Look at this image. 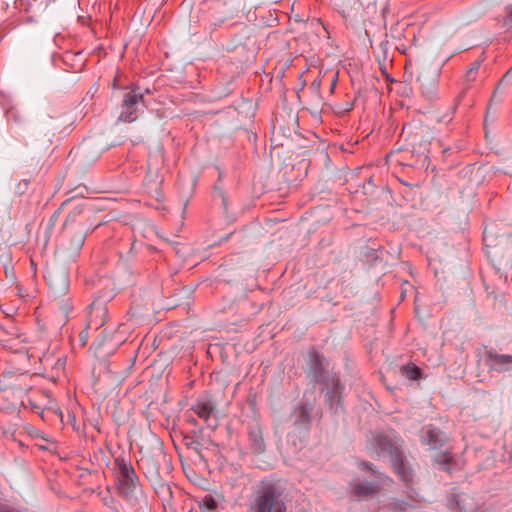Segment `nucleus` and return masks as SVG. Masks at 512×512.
<instances>
[{
  "instance_id": "f257e3e1",
  "label": "nucleus",
  "mask_w": 512,
  "mask_h": 512,
  "mask_svg": "<svg viewBox=\"0 0 512 512\" xmlns=\"http://www.w3.org/2000/svg\"><path fill=\"white\" fill-rule=\"evenodd\" d=\"M284 491L279 480H261L253 489L249 512H287Z\"/></svg>"
},
{
  "instance_id": "f03ea898",
  "label": "nucleus",
  "mask_w": 512,
  "mask_h": 512,
  "mask_svg": "<svg viewBox=\"0 0 512 512\" xmlns=\"http://www.w3.org/2000/svg\"><path fill=\"white\" fill-rule=\"evenodd\" d=\"M373 445L379 455L390 456L394 472L409 486L413 481V471L406 464L398 442L387 435L379 434L374 437Z\"/></svg>"
},
{
  "instance_id": "7ed1b4c3",
  "label": "nucleus",
  "mask_w": 512,
  "mask_h": 512,
  "mask_svg": "<svg viewBox=\"0 0 512 512\" xmlns=\"http://www.w3.org/2000/svg\"><path fill=\"white\" fill-rule=\"evenodd\" d=\"M143 101L144 96L138 87L126 89L123 94L118 120L125 123L134 122L138 118L139 108Z\"/></svg>"
},
{
  "instance_id": "20e7f679",
  "label": "nucleus",
  "mask_w": 512,
  "mask_h": 512,
  "mask_svg": "<svg viewBox=\"0 0 512 512\" xmlns=\"http://www.w3.org/2000/svg\"><path fill=\"white\" fill-rule=\"evenodd\" d=\"M115 465L118 469L120 490L125 494L133 493L139 486V478L130 461L124 457H118L115 459Z\"/></svg>"
},
{
  "instance_id": "39448f33",
  "label": "nucleus",
  "mask_w": 512,
  "mask_h": 512,
  "mask_svg": "<svg viewBox=\"0 0 512 512\" xmlns=\"http://www.w3.org/2000/svg\"><path fill=\"white\" fill-rule=\"evenodd\" d=\"M191 411L202 419L208 428L216 429L218 426V420L215 416L216 405L211 398L207 396L199 397L191 406Z\"/></svg>"
},
{
  "instance_id": "423d86ee",
  "label": "nucleus",
  "mask_w": 512,
  "mask_h": 512,
  "mask_svg": "<svg viewBox=\"0 0 512 512\" xmlns=\"http://www.w3.org/2000/svg\"><path fill=\"white\" fill-rule=\"evenodd\" d=\"M421 432L422 443L428 445L432 450H440L450 440L445 432L432 425L424 427Z\"/></svg>"
},
{
  "instance_id": "0eeeda50",
  "label": "nucleus",
  "mask_w": 512,
  "mask_h": 512,
  "mask_svg": "<svg viewBox=\"0 0 512 512\" xmlns=\"http://www.w3.org/2000/svg\"><path fill=\"white\" fill-rule=\"evenodd\" d=\"M107 316V307L101 302H93L89 306L87 329L97 331L105 324Z\"/></svg>"
},
{
  "instance_id": "6e6552de",
  "label": "nucleus",
  "mask_w": 512,
  "mask_h": 512,
  "mask_svg": "<svg viewBox=\"0 0 512 512\" xmlns=\"http://www.w3.org/2000/svg\"><path fill=\"white\" fill-rule=\"evenodd\" d=\"M311 411L312 407L307 404H300L294 408L292 417L294 418L293 425L296 429L306 432L310 429Z\"/></svg>"
},
{
  "instance_id": "1a4fd4ad",
  "label": "nucleus",
  "mask_w": 512,
  "mask_h": 512,
  "mask_svg": "<svg viewBox=\"0 0 512 512\" xmlns=\"http://www.w3.org/2000/svg\"><path fill=\"white\" fill-rule=\"evenodd\" d=\"M438 74L436 72L429 75V73L419 75L417 80L420 82V89L422 95L427 97L429 100H433L436 97Z\"/></svg>"
},
{
  "instance_id": "9d476101",
  "label": "nucleus",
  "mask_w": 512,
  "mask_h": 512,
  "mask_svg": "<svg viewBox=\"0 0 512 512\" xmlns=\"http://www.w3.org/2000/svg\"><path fill=\"white\" fill-rule=\"evenodd\" d=\"M379 490V486L372 482H351L350 492L358 500L368 498Z\"/></svg>"
},
{
  "instance_id": "9b49d317",
  "label": "nucleus",
  "mask_w": 512,
  "mask_h": 512,
  "mask_svg": "<svg viewBox=\"0 0 512 512\" xmlns=\"http://www.w3.org/2000/svg\"><path fill=\"white\" fill-rule=\"evenodd\" d=\"M250 449L254 454H261L265 451V442L262 430L258 425L250 426L248 430Z\"/></svg>"
},
{
  "instance_id": "f8f14e48",
  "label": "nucleus",
  "mask_w": 512,
  "mask_h": 512,
  "mask_svg": "<svg viewBox=\"0 0 512 512\" xmlns=\"http://www.w3.org/2000/svg\"><path fill=\"white\" fill-rule=\"evenodd\" d=\"M87 237V230L84 225L81 226L80 229L75 231L70 237V243L68 250L70 251L71 256H78L80 250L82 249L85 240Z\"/></svg>"
},
{
  "instance_id": "ddd939ff",
  "label": "nucleus",
  "mask_w": 512,
  "mask_h": 512,
  "mask_svg": "<svg viewBox=\"0 0 512 512\" xmlns=\"http://www.w3.org/2000/svg\"><path fill=\"white\" fill-rule=\"evenodd\" d=\"M434 462L439 465L443 471L451 473L452 465L455 463V458L451 450H446L445 452L438 454L434 458Z\"/></svg>"
},
{
  "instance_id": "4468645a",
  "label": "nucleus",
  "mask_w": 512,
  "mask_h": 512,
  "mask_svg": "<svg viewBox=\"0 0 512 512\" xmlns=\"http://www.w3.org/2000/svg\"><path fill=\"white\" fill-rule=\"evenodd\" d=\"M402 374L410 380H418L422 376V370L414 363H409L401 368Z\"/></svg>"
},
{
  "instance_id": "2eb2a0df",
  "label": "nucleus",
  "mask_w": 512,
  "mask_h": 512,
  "mask_svg": "<svg viewBox=\"0 0 512 512\" xmlns=\"http://www.w3.org/2000/svg\"><path fill=\"white\" fill-rule=\"evenodd\" d=\"M487 356L491 361L498 365H508L512 363L511 355L497 354L496 352L489 351Z\"/></svg>"
},
{
  "instance_id": "dca6fc26",
  "label": "nucleus",
  "mask_w": 512,
  "mask_h": 512,
  "mask_svg": "<svg viewBox=\"0 0 512 512\" xmlns=\"http://www.w3.org/2000/svg\"><path fill=\"white\" fill-rule=\"evenodd\" d=\"M312 371H313V375H314V378L316 381H318V379L322 376L323 374V368H322V364H321V360H320V356L318 354H315L314 355V359L312 361Z\"/></svg>"
},
{
  "instance_id": "f3484780",
  "label": "nucleus",
  "mask_w": 512,
  "mask_h": 512,
  "mask_svg": "<svg viewBox=\"0 0 512 512\" xmlns=\"http://www.w3.org/2000/svg\"><path fill=\"white\" fill-rule=\"evenodd\" d=\"M481 66V61L476 60L471 64V67L468 69L466 73V80L467 81H474L476 79L477 72Z\"/></svg>"
},
{
  "instance_id": "a211bd4d",
  "label": "nucleus",
  "mask_w": 512,
  "mask_h": 512,
  "mask_svg": "<svg viewBox=\"0 0 512 512\" xmlns=\"http://www.w3.org/2000/svg\"><path fill=\"white\" fill-rule=\"evenodd\" d=\"M408 503L404 501H394L389 503L388 508L394 512H403L407 509Z\"/></svg>"
},
{
  "instance_id": "6ab92c4d",
  "label": "nucleus",
  "mask_w": 512,
  "mask_h": 512,
  "mask_svg": "<svg viewBox=\"0 0 512 512\" xmlns=\"http://www.w3.org/2000/svg\"><path fill=\"white\" fill-rule=\"evenodd\" d=\"M6 117L8 121H13L14 123H21L22 117L20 113L15 108H10L6 111Z\"/></svg>"
},
{
  "instance_id": "aec40b11",
  "label": "nucleus",
  "mask_w": 512,
  "mask_h": 512,
  "mask_svg": "<svg viewBox=\"0 0 512 512\" xmlns=\"http://www.w3.org/2000/svg\"><path fill=\"white\" fill-rule=\"evenodd\" d=\"M214 197H215V199H217V198L220 199L223 209L225 211H227L228 199H227L225 192L222 189L216 187Z\"/></svg>"
},
{
  "instance_id": "412c9836",
  "label": "nucleus",
  "mask_w": 512,
  "mask_h": 512,
  "mask_svg": "<svg viewBox=\"0 0 512 512\" xmlns=\"http://www.w3.org/2000/svg\"><path fill=\"white\" fill-rule=\"evenodd\" d=\"M83 208L81 206H77L66 218L64 222V227L66 228L69 223L75 222L76 217L82 213Z\"/></svg>"
},
{
  "instance_id": "4be33fe9",
  "label": "nucleus",
  "mask_w": 512,
  "mask_h": 512,
  "mask_svg": "<svg viewBox=\"0 0 512 512\" xmlns=\"http://www.w3.org/2000/svg\"><path fill=\"white\" fill-rule=\"evenodd\" d=\"M83 208L81 206H77L66 218L64 222V227L66 228L69 223L75 222L76 217L82 213Z\"/></svg>"
},
{
  "instance_id": "5701e85b",
  "label": "nucleus",
  "mask_w": 512,
  "mask_h": 512,
  "mask_svg": "<svg viewBox=\"0 0 512 512\" xmlns=\"http://www.w3.org/2000/svg\"><path fill=\"white\" fill-rule=\"evenodd\" d=\"M203 506L208 510H215L217 508V502L213 496L207 495L202 500Z\"/></svg>"
},
{
  "instance_id": "b1692460",
  "label": "nucleus",
  "mask_w": 512,
  "mask_h": 512,
  "mask_svg": "<svg viewBox=\"0 0 512 512\" xmlns=\"http://www.w3.org/2000/svg\"><path fill=\"white\" fill-rule=\"evenodd\" d=\"M504 25L512 27V4L506 7V16L504 18Z\"/></svg>"
},
{
  "instance_id": "393cba45",
  "label": "nucleus",
  "mask_w": 512,
  "mask_h": 512,
  "mask_svg": "<svg viewBox=\"0 0 512 512\" xmlns=\"http://www.w3.org/2000/svg\"><path fill=\"white\" fill-rule=\"evenodd\" d=\"M336 393H337V386L333 387L331 390H329L326 393V401L329 403L330 406L333 405Z\"/></svg>"
},
{
  "instance_id": "a878e982",
  "label": "nucleus",
  "mask_w": 512,
  "mask_h": 512,
  "mask_svg": "<svg viewBox=\"0 0 512 512\" xmlns=\"http://www.w3.org/2000/svg\"><path fill=\"white\" fill-rule=\"evenodd\" d=\"M88 330L89 329L86 328L80 333V340L82 342V345H86L88 341Z\"/></svg>"
},
{
  "instance_id": "bb28decb",
  "label": "nucleus",
  "mask_w": 512,
  "mask_h": 512,
  "mask_svg": "<svg viewBox=\"0 0 512 512\" xmlns=\"http://www.w3.org/2000/svg\"><path fill=\"white\" fill-rule=\"evenodd\" d=\"M336 82H337V76L334 78L332 84H331V90L334 89L335 85H336Z\"/></svg>"
},
{
  "instance_id": "cd10ccee",
  "label": "nucleus",
  "mask_w": 512,
  "mask_h": 512,
  "mask_svg": "<svg viewBox=\"0 0 512 512\" xmlns=\"http://www.w3.org/2000/svg\"><path fill=\"white\" fill-rule=\"evenodd\" d=\"M456 498H457V496H454V499H455V501H456V504H457V506H458L459 510L461 511V507H460L459 501H458V499H456Z\"/></svg>"
},
{
  "instance_id": "c85d7f7f",
  "label": "nucleus",
  "mask_w": 512,
  "mask_h": 512,
  "mask_svg": "<svg viewBox=\"0 0 512 512\" xmlns=\"http://www.w3.org/2000/svg\"><path fill=\"white\" fill-rule=\"evenodd\" d=\"M365 466L367 467V469L373 472V469L369 463H365Z\"/></svg>"
},
{
  "instance_id": "c756f323",
  "label": "nucleus",
  "mask_w": 512,
  "mask_h": 512,
  "mask_svg": "<svg viewBox=\"0 0 512 512\" xmlns=\"http://www.w3.org/2000/svg\"><path fill=\"white\" fill-rule=\"evenodd\" d=\"M69 309H71V306L66 305V306L64 307V311H65V313H67Z\"/></svg>"
},
{
  "instance_id": "7c9ffc66",
  "label": "nucleus",
  "mask_w": 512,
  "mask_h": 512,
  "mask_svg": "<svg viewBox=\"0 0 512 512\" xmlns=\"http://www.w3.org/2000/svg\"><path fill=\"white\" fill-rule=\"evenodd\" d=\"M158 452H159L160 455L165 456V454H164V452H163V450L161 448L158 449Z\"/></svg>"
},
{
  "instance_id": "2f4dec72",
  "label": "nucleus",
  "mask_w": 512,
  "mask_h": 512,
  "mask_svg": "<svg viewBox=\"0 0 512 512\" xmlns=\"http://www.w3.org/2000/svg\"><path fill=\"white\" fill-rule=\"evenodd\" d=\"M68 202H70V199H68L65 202H63L62 206L66 205Z\"/></svg>"
}]
</instances>
